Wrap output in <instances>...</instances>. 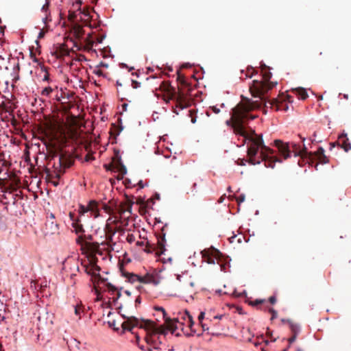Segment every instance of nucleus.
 I'll list each match as a JSON object with an SVG mask.
<instances>
[{
	"mask_svg": "<svg viewBox=\"0 0 351 351\" xmlns=\"http://www.w3.org/2000/svg\"><path fill=\"white\" fill-rule=\"evenodd\" d=\"M261 108V103L242 97V100L234 108H232L231 119L227 121V124L232 123V127L235 134L243 137V141H247V156L250 157L249 162L252 165L260 164V160H256L255 157L261 148L260 157L265 162L267 167L274 168L276 162L282 160L275 155V151L263 143L262 135H258L254 130L247 132L244 125L250 120L256 118V116L250 114L254 109Z\"/></svg>",
	"mask_w": 351,
	"mask_h": 351,
	"instance_id": "obj_1",
	"label": "nucleus"
},
{
	"mask_svg": "<svg viewBox=\"0 0 351 351\" xmlns=\"http://www.w3.org/2000/svg\"><path fill=\"white\" fill-rule=\"evenodd\" d=\"M165 325L158 326L155 322L149 319H138L135 317H129L123 322L121 326L123 330L131 331L134 326L143 328L146 331L151 332L150 337H146L145 340L148 344L155 341V337L157 335H165L167 330H171L172 333L176 332L177 330L180 329L184 331V324L179 318L170 319L165 318Z\"/></svg>",
	"mask_w": 351,
	"mask_h": 351,
	"instance_id": "obj_2",
	"label": "nucleus"
},
{
	"mask_svg": "<svg viewBox=\"0 0 351 351\" xmlns=\"http://www.w3.org/2000/svg\"><path fill=\"white\" fill-rule=\"evenodd\" d=\"M262 78L260 80H254L252 81V84L250 86V91L254 97H258L260 101H258L262 105L264 103V108H275L276 110H280L282 109L283 103L279 101L277 99H269L265 95L271 89L274 88L277 84V82L270 81L272 73L269 70H266L261 72Z\"/></svg>",
	"mask_w": 351,
	"mask_h": 351,
	"instance_id": "obj_3",
	"label": "nucleus"
},
{
	"mask_svg": "<svg viewBox=\"0 0 351 351\" xmlns=\"http://www.w3.org/2000/svg\"><path fill=\"white\" fill-rule=\"evenodd\" d=\"M160 88L168 95L170 99L176 100V108L183 110L191 105V100L188 95L182 91H176L169 82H162ZM174 112L178 114L176 109L174 110Z\"/></svg>",
	"mask_w": 351,
	"mask_h": 351,
	"instance_id": "obj_4",
	"label": "nucleus"
},
{
	"mask_svg": "<svg viewBox=\"0 0 351 351\" xmlns=\"http://www.w3.org/2000/svg\"><path fill=\"white\" fill-rule=\"evenodd\" d=\"M167 227V225L165 224L161 229V235H159L157 237V243L156 245L154 244H151L149 242L147 241L145 243V248L144 249V251L147 253H152L154 252H156V254L158 256H161L163 254L166 250L165 249V243H166V239H165V228Z\"/></svg>",
	"mask_w": 351,
	"mask_h": 351,
	"instance_id": "obj_5",
	"label": "nucleus"
},
{
	"mask_svg": "<svg viewBox=\"0 0 351 351\" xmlns=\"http://www.w3.org/2000/svg\"><path fill=\"white\" fill-rule=\"evenodd\" d=\"M293 151L295 152V156H300L302 158H305L308 160V162L313 163L317 158L324 156V149L322 147H319L315 153L308 152L306 148L304 147L303 149L298 152V145L293 144Z\"/></svg>",
	"mask_w": 351,
	"mask_h": 351,
	"instance_id": "obj_6",
	"label": "nucleus"
},
{
	"mask_svg": "<svg viewBox=\"0 0 351 351\" xmlns=\"http://www.w3.org/2000/svg\"><path fill=\"white\" fill-rule=\"evenodd\" d=\"M89 213L90 215H87V218H90L93 216L94 218H96L99 215V210L97 208V202L92 200L90 201L87 206H84L80 204L78 208V214L80 217H84L86 214Z\"/></svg>",
	"mask_w": 351,
	"mask_h": 351,
	"instance_id": "obj_7",
	"label": "nucleus"
},
{
	"mask_svg": "<svg viewBox=\"0 0 351 351\" xmlns=\"http://www.w3.org/2000/svg\"><path fill=\"white\" fill-rule=\"evenodd\" d=\"M104 38V36H96L95 38L93 36V33H90L88 34L87 37L85 38L82 42H81V45L84 47V49L87 51H90L92 49L95 42L97 43H102Z\"/></svg>",
	"mask_w": 351,
	"mask_h": 351,
	"instance_id": "obj_8",
	"label": "nucleus"
},
{
	"mask_svg": "<svg viewBox=\"0 0 351 351\" xmlns=\"http://www.w3.org/2000/svg\"><path fill=\"white\" fill-rule=\"evenodd\" d=\"M202 254L204 261L208 264H215V259H219L221 255V252L215 248L204 250Z\"/></svg>",
	"mask_w": 351,
	"mask_h": 351,
	"instance_id": "obj_9",
	"label": "nucleus"
},
{
	"mask_svg": "<svg viewBox=\"0 0 351 351\" xmlns=\"http://www.w3.org/2000/svg\"><path fill=\"white\" fill-rule=\"evenodd\" d=\"M274 145L277 147L278 153L283 156L284 159L290 157L291 151L288 143H283L280 140H276Z\"/></svg>",
	"mask_w": 351,
	"mask_h": 351,
	"instance_id": "obj_10",
	"label": "nucleus"
},
{
	"mask_svg": "<svg viewBox=\"0 0 351 351\" xmlns=\"http://www.w3.org/2000/svg\"><path fill=\"white\" fill-rule=\"evenodd\" d=\"M180 319H184V326L189 328L191 332V335L195 333V330L193 328L194 325V322L192 316L190 315L188 311H185L183 313L180 315Z\"/></svg>",
	"mask_w": 351,
	"mask_h": 351,
	"instance_id": "obj_11",
	"label": "nucleus"
},
{
	"mask_svg": "<svg viewBox=\"0 0 351 351\" xmlns=\"http://www.w3.org/2000/svg\"><path fill=\"white\" fill-rule=\"evenodd\" d=\"M97 258H92L90 261V268H86V271L88 274L91 275L95 278L101 279V276L99 274H96V271H100V267L96 264Z\"/></svg>",
	"mask_w": 351,
	"mask_h": 351,
	"instance_id": "obj_12",
	"label": "nucleus"
},
{
	"mask_svg": "<svg viewBox=\"0 0 351 351\" xmlns=\"http://www.w3.org/2000/svg\"><path fill=\"white\" fill-rule=\"evenodd\" d=\"M141 282L152 283L154 285H157L160 283V280L156 275L147 273L145 276H141Z\"/></svg>",
	"mask_w": 351,
	"mask_h": 351,
	"instance_id": "obj_13",
	"label": "nucleus"
},
{
	"mask_svg": "<svg viewBox=\"0 0 351 351\" xmlns=\"http://www.w3.org/2000/svg\"><path fill=\"white\" fill-rule=\"evenodd\" d=\"M72 33L75 39L80 40L81 39H82L85 32L83 29V27L81 25L78 23H75L73 25Z\"/></svg>",
	"mask_w": 351,
	"mask_h": 351,
	"instance_id": "obj_14",
	"label": "nucleus"
},
{
	"mask_svg": "<svg viewBox=\"0 0 351 351\" xmlns=\"http://www.w3.org/2000/svg\"><path fill=\"white\" fill-rule=\"evenodd\" d=\"M70 51L64 44H61L56 47L55 54L58 58H61L64 56H69Z\"/></svg>",
	"mask_w": 351,
	"mask_h": 351,
	"instance_id": "obj_15",
	"label": "nucleus"
},
{
	"mask_svg": "<svg viewBox=\"0 0 351 351\" xmlns=\"http://www.w3.org/2000/svg\"><path fill=\"white\" fill-rule=\"evenodd\" d=\"M258 73L257 71L255 70L252 66H247L246 70L241 71L240 78L241 80H245L247 78H252L254 75Z\"/></svg>",
	"mask_w": 351,
	"mask_h": 351,
	"instance_id": "obj_16",
	"label": "nucleus"
},
{
	"mask_svg": "<svg viewBox=\"0 0 351 351\" xmlns=\"http://www.w3.org/2000/svg\"><path fill=\"white\" fill-rule=\"evenodd\" d=\"M338 144L345 150V152H348L351 149V144L349 143L346 134H342L339 137Z\"/></svg>",
	"mask_w": 351,
	"mask_h": 351,
	"instance_id": "obj_17",
	"label": "nucleus"
},
{
	"mask_svg": "<svg viewBox=\"0 0 351 351\" xmlns=\"http://www.w3.org/2000/svg\"><path fill=\"white\" fill-rule=\"evenodd\" d=\"M292 93L302 100L306 99L308 97L306 90L302 87L292 89Z\"/></svg>",
	"mask_w": 351,
	"mask_h": 351,
	"instance_id": "obj_18",
	"label": "nucleus"
},
{
	"mask_svg": "<svg viewBox=\"0 0 351 351\" xmlns=\"http://www.w3.org/2000/svg\"><path fill=\"white\" fill-rule=\"evenodd\" d=\"M57 92H58V86H54L53 87L47 86L42 90L40 95L43 97H51L53 93H57Z\"/></svg>",
	"mask_w": 351,
	"mask_h": 351,
	"instance_id": "obj_19",
	"label": "nucleus"
},
{
	"mask_svg": "<svg viewBox=\"0 0 351 351\" xmlns=\"http://www.w3.org/2000/svg\"><path fill=\"white\" fill-rule=\"evenodd\" d=\"M83 217H80V215L77 217V221L72 222V227L76 234L82 233L84 232V228L81 221Z\"/></svg>",
	"mask_w": 351,
	"mask_h": 351,
	"instance_id": "obj_20",
	"label": "nucleus"
},
{
	"mask_svg": "<svg viewBox=\"0 0 351 351\" xmlns=\"http://www.w3.org/2000/svg\"><path fill=\"white\" fill-rule=\"evenodd\" d=\"M132 204H133L132 202H126L125 204L120 205V206L118 208V213L120 215H123L124 213L128 211L131 214Z\"/></svg>",
	"mask_w": 351,
	"mask_h": 351,
	"instance_id": "obj_21",
	"label": "nucleus"
},
{
	"mask_svg": "<svg viewBox=\"0 0 351 351\" xmlns=\"http://www.w3.org/2000/svg\"><path fill=\"white\" fill-rule=\"evenodd\" d=\"M8 104H10V101L8 103H5L4 101H3L0 104V114L1 115H3V114L4 112H8L9 114H11V112H12V110L11 108V106H9Z\"/></svg>",
	"mask_w": 351,
	"mask_h": 351,
	"instance_id": "obj_22",
	"label": "nucleus"
},
{
	"mask_svg": "<svg viewBox=\"0 0 351 351\" xmlns=\"http://www.w3.org/2000/svg\"><path fill=\"white\" fill-rule=\"evenodd\" d=\"M81 14H83L84 16V18L82 16H80V20H82L83 21V25L85 26H88L90 28H92L93 26L90 21V16H89L88 12V11L83 12H81Z\"/></svg>",
	"mask_w": 351,
	"mask_h": 351,
	"instance_id": "obj_23",
	"label": "nucleus"
},
{
	"mask_svg": "<svg viewBox=\"0 0 351 351\" xmlns=\"http://www.w3.org/2000/svg\"><path fill=\"white\" fill-rule=\"evenodd\" d=\"M124 276L128 278L129 280L132 282L138 281L141 282V276L134 274L126 273Z\"/></svg>",
	"mask_w": 351,
	"mask_h": 351,
	"instance_id": "obj_24",
	"label": "nucleus"
},
{
	"mask_svg": "<svg viewBox=\"0 0 351 351\" xmlns=\"http://www.w3.org/2000/svg\"><path fill=\"white\" fill-rule=\"evenodd\" d=\"M106 286L109 291L112 292V293H116L117 299H118L121 296V293L119 291H118L117 289L114 285H112L111 283L108 282V283H106Z\"/></svg>",
	"mask_w": 351,
	"mask_h": 351,
	"instance_id": "obj_25",
	"label": "nucleus"
},
{
	"mask_svg": "<svg viewBox=\"0 0 351 351\" xmlns=\"http://www.w3.org/2000/svg\"><path fill=\"white\" fill-rule=\"evenodd\" d=\"M289 324L292 334L298 335L300 332V326L291 321H289Z\"/></svg>",
	"mask_w": 351,
	"mask_h": 351,
	"instance_id": "obj_26",
	"label": "nucleus"
},
{
	"mask_svg": "<svg viewBox=\"0 0 351 351\" xmlns=\"http://www.w3.org/2000/svg\"><path fill=\"white\" fill-rule=\"evenodd\" d=\"M90 249L95 254H102L99 245L97 243L90 244Z\"/></svg>",
	"mask_w": 351,
	"mask_h": 351,
	"instance_id": "obj_27",
	"label": "nucleus"
},
{
	"mask_svg": "<svg viewBox=\"0 0 351 351\" xmlns=\"http://www.w3.org/2000/svg\"><path fill=\"white\" fill-rule=\"evenodd\" d=\"M195 287V282H189V283L186 284L184 287V291L186 293H190L191 292V289Z\"/></svg>",
	"mask_w": 351,
	"mask_h": 351,
	"instance_id": "obj_28",
	"label": "nucleus"
},
{
	"mask_svg": "<svg viewBox=\"0 0 351 351\" xmlns=\"http://www.w3.org/2000/svg\"><path fill=\"white\" fill-rule=\"evenodd\" d=\"M316 160H318L319 162L322 164H326L329 162L328 158L325 154H324V156H322V157L317 158Z\"/></svg>",
	"mask_w": 351,
	"mask_h": 351,
	"instance_id": "obj_29",
	"label": "nucleus"
},
{
	"mask_svg": "<svg viewBox=\"0 0 351 351\" xmlns=\"http://www.w3.org/2000/svg\"><path fill=\"white\" fill-rule=\"evenodd\" d=\"M75 313L79 317V318L81 317L82 313H83V310L82 309L81 306L77 305L75 306Z\"/></svg>",
	"mask_w": 351,
	"mask_h": 351,
	"instance_id": "obj_30",
	"label": "nucleus"
},
{
	"mask_svg": "<svg viewBox=\"0 0 351 351\" xmlns=\"http://www.w3.org/2000/svg\"><path fill=\"white\" fill-rule=\"evenodd\" d=\"M263 302H265V300H256L253 302H251L250 304L252 306H258L261 304H263Z\"/></svg>",
	"mask_w": 351,
	"mask_h": 351,
	"instance_id": "obj_31",
	"label": "nucleus"
},
{
	"mask_svg": "<svg viewBox=\"0 0 351 351\" xmlns=\"http://www.w3.org/2000/svg\"><path fill=\"white\" fill-rule=\"evenodd\" d=\"M126 240L128 243H132L135 241V237L132 234H129L127 236Z\"/></svg>",
	"mask_w": 351,
	"mask_h": 351,
	"instance_id": "obj_32",
	"label": "nucleus"
},
{
	"mask_svg": "<svg viewBox=\"0 0 351 351\" xmlns=\"http://www.w3.org/2000/svg\"><path fill=\"white\" fill-rule=\"evenodd\" d=\"M141 86V83L136 81V80H132V87L134 89L136 88H139Z\"/></svg>",
	"mask_w": 351,
	"mask_h": 351,
	"instance_id": "obj_33",
	"label": "nucleus"
},
{
	"mask_svg": "<svg viewBox=\"0 0 351 351\" xmlns=\"http://www.w3.org/2000/svg\"><path fill=\"white\" fill-rule=\"evenodd\" d=\"M297 335L296 334H292V336L288 339V341H289V347L290 346V345L293 343L296 338H297Z\"/></svg>",
	"mask_w": 351,
	"mask_h": 351,
	"instance_id": "obj_34",
	"label": "nucleus"
},
{
	"mask_svg": "<svg viewBox=\"0 0 351 351\" xmlns=\"http://www.w3.org/2000/svg\"><path fill=\"white\" fill-rule=\"evenodd\" d=\"M119 166H120V167H119V171H120L122 174H125V173H126V172H127V170H126L125 167L123 165H122L121 163H120V162H119Z\"/></svg>",
	"mask_w": 351,
	"mask_h": 351,
	"instance_id": "obj_35",
	"label": "nucleus"
},
{
	"mask_svg": "<svg viewBox=\"0 0 351 351\" xmlns=\"http://www.w3.org/2000/svg\"><path fill=\"white\" fill-rule=\"evenodd\" d=\"M155 310L156 311H161L162 313V315H163V317L164 318H166L165 316H166V312H165V310L164 308L161 307V306H156L155 308Z\"/></svg>",
	"mask_w": 351,
	"mask_h": 351,
	"instance_id": "obj_36",
	"label": "nucleus"
},
{
	"mask_svg": "<svg viewBox=\"0 0 351 351\" xmlns=\"http://www.w3.org/2000/svg\"><path fill=\"white\" fill-rule=\"evenodd\" d=\"M205 318V313L201 312L198 315V321L199 323L203 322L204 319Z\"/></svg>",
	"mask_w": 351,
	"mask_h": 351,
	"instance_id": "obj_37",
	"label": "nucleus"
},
{
	"mask_svg": "<svg viewBox=\"0 0 351 351\" xmlns=\"http://www.w3.org/2000/svg\"><path fill=\"white\" fill-rule=\"evenodd\" d=\"M269 313H271V315H272L271 319H274V318H276V317H277V312H276V311H275L274 308H270L269 309Z\"/></svg>",
	"mask_w": 351,
	"mask_h": 351,
	"instance_id": "obj_38",
	"label": "nucleus"
},
{
	"mask_svg": "<svg viewBox=\"0 0 351 351\" xmlns=\"http://www.w3.org/2000/svg\"><path fill=\"white\" fill-rule=\"evenodd\" d=\"M269 67L267 66L265 63H261V71L263 72L266 70H269Z\"/></svg>",
	"mask_w": 351,
	"mask_h": 351,
	"instance_id": "obj_39",
	"label": "nucleus"
},
{
	"mask_svg": "<svg viewBox=\"0 0 351 351\" xmlns=\"http://www.w3.org/2000/svg\"><path fill=\"white\" fill-rule=\"evenodd\" d=\"M202 328V330L204 331H208L209 330V328L208 326V325L206 324V323H204V322H202V323H199Z\"/></svg>",
	"mask_w": 351,
	"mask_h": 351,
	"instance_id": "obj_40",
	"label": "nucleus"
},
{
	"mask_svg": "<svg viewBox=\"0 0 351 351\" xmlns=\"http://www.w3.org/2000/svg\"><path fill=\"white\" fill-rule=\"evenodd\" d=\"M178 80L179 81H180V82L182 84H184L185 83L184 80V77L180 74V73L179 71H178Z\"/></svg>",
	"mask_w": 351,
	"mask_h": 351,
	"instance_id": "obj_41",
	"label": "nucleus"
},
{
	"mask_svg": "<svg viewBox=\"0 0 351 351\" xmlns=\"http://www.w3.org/2000/svg\"><path fill=\"white\" fill-rule=\"evenodd\" d=\"M84 237L82 235H80L77 239L76 241L77 243L82 244L84 242Z\"/></svg>",
	"mask_w": 351,
	"mask_h": 351,
	"instance_id": "obj_42",
	"label": "nucleus"
},
{
	"mask_svg": "<svg viewBox=\"0 0 351 351\" xmlns=\"http://www.w3.org/2000/svg\"><path fill=\"white\" fill-rule=\"evenodd\" d=\"M69 217H70V219L72 221V222L77 221V218L75 217V215L73 213H69Z\"/></svg>",
	"mask_w": 351,
	"mask_h": 351,
	"instance_id": "obj_43",
	"label": "nucleus"
},
{
	"mask_svg": "<svg viewBox=\"0 0 351 351\" xmlns=\"http://www.w3.org/2000/svg\"><path fill=\"white\" fill-rule=\"evenodd\" d=\"M269 301L271 304H274L276 303V298L275 296H271L269 298Z\"/></svg>",
	"mask_w": 351,
	"mask_h": 351,
	"instance_id": "obj_44",
	"label": "nucleus"
},
{
	"mask_svg": "<svg viewBox=\"0 0 351 351\" xmlns=\"http://www.w3.org/2000/svg\"><path fill=\"white\" fill-rule=\"evenodd\" d=\"M43 80L49 82V74L48 73V72L46 71Z\"/></svg>",
	"mask_w": 351,
	"mask_h": 351,
	"instance_id": "obj_45",
	"label": "nucleus"
},
{
	"mask_svg": "<svg viewBox=\"0 0 351 351\" xmlns=\"http://www.w3.org/2000/svg\"><path fill=\"white\" fill-rule=\"evenodd\" d=\"M244 199H245V197H244V195H240V196H239V197H238V198H237V201L239 202V203L243 202V201H244Z\"/></svg>",
	"mask_w": 351,
	"mask_h": 351,
	"instance_id": "obj_46",
	"label": "nucleus"
},
{
	"mask_svg": "<svg viewBox=\"0 0 351 351\" xmlns=\"http://www.w3.org/2000/svg\"><path fill=\"white\" fill-rule=\"evenodd\" d=\"M59 161H60V165H62V166H64L66 167V165H65L64 162H63V156H60V158H59Z\"/></svg>",
	"mask_w": 351,
	"mask_h": 351,
	"instance_id": "obj_47",
	"label": "nucleus"
},
{
	"mask_svg": "<svg viewBox=\"0 0 351 351\" xmlns=\"http://www.w3.org/2000/svg\"><path fill=\"white\" fill-rule=\"evenodd\" d=\"M69 17L70 20H74V19L75 17V13H70L69 15Z\"/></svg>",
	"mask_w": 351,
	"mask_h": 351,
	"instance_id": "obj_48",
	"label": "nucleus"
},
{
	"mask_svg": "<svg viewBox=\"0 0 351 351\" xmlns=\"http://www.w3.org/2000/svg\"><path fill=\"white\" fill-rule=\"evenodd\" d=\"M136 245L138 246H144L145 245V243H144V241H137Z\"/></svg>",
	"mask_w": 351,
	"mask_h": 351,
	"instance_id": "obj_49",
	"label": "nucleus"
},
{
	"mask_svg": "<svg viewBox=\"0 0 351 351\" xmlns=\"http://www.w3.org/2000/svg\"><path fill=\"white\" fill-rule=\"evenodd\" d=\"M212 109H213V112H214L215 113H216V114L219 113V111H220L219 108H216V107H215V106H214V107H213V108H212Z\"/></svg>",
	"mask_w": 351,
	"mask_h": 351,
	"instance_id": "obj_50",
	"label": "nucleus"
},
{
	"mask_svg": "<svg viewBox=\"0 0 351 351\" xmlns=\"http://www.w3.org/2000/svg\"><path fill=\"white\" fill-rule=\"evenodd\" d=\"M138 185L139 186L140 189H143L144 188V184L143 183V181L142 180H140L138 183Z\"/></svg>",
	"mask_w": 351,
	"mask_h": 351,
	"instance_id": "obj_51",
	"label": "nucleus"
},
{
	"mask_svg": "<svg viewBox=\"0 0 351 351\" xmlns=\"http://www.w3.org/2000/svg\"><path fill=\"white\" fill-rule=\"evenodd\" d=\"M105 210H106V211L107 213H110V214L111 213V209H110V207H108V206H105Z\"/></svg>",
	"mask_w": 351,
	"mask_h": 351,
	"instance_id": "obj_52",
	"label": "nucleus"
},
{
	"mask_svg": "<svg viewBox=\"0 0 351 351\" xmlns=\"http://www.w3.org/2000/svg\"><path fill=\"white\" fill-rule=\"evenodd\" d=\"M95 74H97V75H103V72L101 70H98V71H97L95 72Z\"/></svg>",
	"mask_w": 351,
	"mask_h": 351,
	"instance_id": "obj_53",
	"label": "nucleus"
},
{
	"mask_svg": "<svg viewBox=\"0 0 351 351\" xmlns=\"http://www.w3.org/2000/svg\"><path fill=\"white\" fill-rule=\"evenodd\" d=\"M135 303L136 304H140L141 303V298L140 297H138L136 300H135Z\"/></svg>",
	"mask_w": 351,
	"mask_h": 351,
	"instance_id": "obj_54",
	"label": "nucleus"
},
{
	"mask_svg": "<svg viewBox=\"0 0 351 351\" xmlns=\"http://www.w3.org/2000/svg\"><path fill=\"white\" fill-rule=\"evenodd\" d=\"M31 57H32L33 61L38 62V59L34 56H33L32 53H31Z\"/></svg>",
	"mask_w": 351,
	"mask_h": 351,
	"instance_id": "obj_55",
	"label": "nucleus"
},
{
	"mask_svg": "<svg viewBox=\"0 0 351 351\" xmlns=\"http://www.w3.org/2000/svg\"><path fill=\"white\" fill-rule=\"evenodd\" d=\"M57 230H58V225H57V224H55V225H54V230H53V232H51V234L55 233Z\"/></svg>",
	"mask_w": 351,
	"mask_h": 351,
	"instance_id": "obj_56",
	"label": "nucleus"
},
{
	"mask_svg": "<svg viewBox=\"0 0 351 351\" xmlns=\"http://www.w3.org/2000/svg\"><path fill=\"white\" fill-rule=\"evenodd\" d=\"M109 324H110V326H113L114 328L116 329V328H115V322L114 321H113L112 322H110Z\"/></svg>",
	"mask_w": 351,
	"mask_h": 351,
	"instance_id": "obj_57",
	"label": "nucleus"
},
{
	"mask_svg": "<svg viewBox=\"0 0 351 351\" xmlns=\"http://www.w3.org/2000/svg\"><path fill=\"white\" fill-rule=\"evenodd\" d=\"M100 66H103V67H108V64L106 63H104V62H101L100 63Z\"/></svg>",
	"mask_w": 351,
	"mask_h": 351,
	"instance_id": "obj_58",
	"label": "nucleus"
},
{
	"mask_svg": "<svg viewBox=\"0 0 351 351\" xmlns=\"http://www.w3.org/2000/svg\"><path fill=\"white\" fill-rule=\"evenodd\" d=\"M43 36H44V32H40L39 33L38 38H43Z\"/></svg>",
	"mask_w": 351,
	"mask_h": 351,
	"instance_id": "obj_59",
	"label": "nucleus"
},
{
	"mask_svg": "<svg viewBox=\"0 0 351 351\" xmlns=\"http://www.w3.org/2000/svg\"><path fill=\"white\" fill-rule=\"evenodd\" d=\"M107 250L108 252H110L112 250H113V248L112 246H109L108 248H107Z\"/></svg>",
	"mask_w": 351,
	"mask_h": 351,
	"instance_id": "obj_60",
	"label": "nucleus"
},
{
	"mask_svg": "<svg viewBox=\"0 0 351 351\" xmlns=\"http://www.w3.org/2000/svg\"><path fill=\"white\" fill-rule=\"evenodd\" d=\"M221 317H222V315H216L213 317V319H221Z\"/></svg>",
	"mask_w": 351,
	"mask_h": 351,
	"instance_id": "obj_61",
	"label": "nucleus"
},
{
	"mask_svg": "<svg viewBox=\"0 0 351 351\" xmlns=\"http://www.w3.org/2000/svg\"><path fill=\"white\" fill-rule=\"evenodd\" d=\"M116 84L117 86H122V84L119 80L117 81Z\"/></svg>",
	"mask_w": 351,
	"mask_h": 351,
	"instance_id": "obj_62",
	"label": "nucleus"
},
{
	"mask_svg": "<svg viewBox=\"0 0 351 351\" xmlns=\"http://www.w3.org/2000/svg\"><path fill=\"white\" fill-rule=\"evenodd\" d=\"M288 109V106L287 104H285V106H283V110H287Z\"/></svg>",
	"mask_w": 351,
	"mask_h": 351,
	"instance_id": "obj_63",
	"label": "nucleus"
},
{
	"mask_svg": "<svg viewBox=\"0 0 351 351\" xmlns=\"http://www.w3.org/2000/svg\"><path fill=\"white\" fill-rule=\"evenodd\" d=\"M296 351H304L303 349L300 348H298L296 349Z\"/></svg>",
	"mask_w": 351,
	"mask_h": 351,
	"instance_id": "obj_64",
	"label": "nucleus"
}]
</instances>
